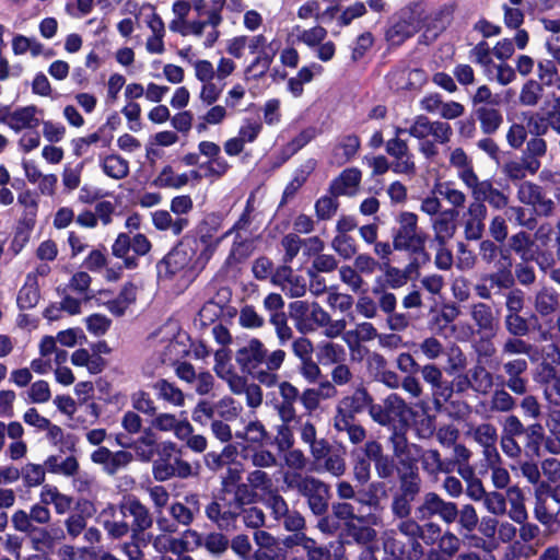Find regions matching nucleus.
I'll return each mask as SVG.
<instances>
[{
    "instance_id": "c9c22d12",
    "label": "nucleus",
    "mask_w": 560,
    "mask_h": 560,
    "mask_svg": "<svg viewBox=\"0 0 560 560\" xmlns=\"http://www.w3.org/2000/svg\"><path fill=\"white\" fill-rule=\"evenodd\" d=\"M346 351L341 345L324 341L317 345V362L323 365L338 363L345 360Z\"/></svg>"
},
{
    "instance_id": "ea45409f",
    "label": "nucleus",
    "mask_w": 560,
    "mask_h": 560,
    "mask_svg": "<svg viewBox=\"0 0 560 560\" xmlns=\"http://www.w3.org/2000/svg\"><path fill=\"white\" fill-rule=\"evenodd\" d=\"M152 388L158 392V397L175 406L182 407L185 404V396L180 388L170 383L165 378L158 380Z\"/></svg>"
},
{
    "instance_id": "774afa93",
    "label": "nucleus",
    "mask_w": 560,
    "mask_h": 560,
    "mask_svg": "<svg viewBox=\"0 0 560 560\" xmlns=\"http://www.w3.org/2000/svg\"><path fill=\"white\" fill-rule=\"evenodd\" d=\"M460 544V539L454 533L445 532L438 541V551L451 558L459 550Z\"/></svg>"
},
{
    "instance_id": "dca6fc26",
    "label": "nucleus",
    "mask_w": 560,
    "mask_h": 560,
    "mask_svg": "<svg viewBox=\"0 0 560 560\" xmlns=\"http://www.w3.org/2000/svg\"><path fill=\"white\" fill-rule=\"evenodd\" d=\"M387 549L394 560H420L423 555V548L419 541L401 538L396 529H392V536L387 539Z\"/></svg>"
},
{
    "instance_id": "e433bc0d",
    "label": "nucleus",
    "mask_w": 560,
    "mask_h": 560,
    "mask_svg": "<svg viewBox=\"0 0 560 560\" xmlns=\"http://www.w3.org/2000/svg\"><path fill=\"white\" fill-rule=\"evenodd\" d=\"M509 246L515 254L520 256L523 261H529L534 259V241L528 233L524 231L515 233L510 237Z\"/></svg>"
},
{
    "instance_id": "680f3d73",
    "label": "nucleus",
    "mask_w": 560,
    "mask_h": 560,
    "mask_svg": "<svg viewBox=\"0 0 560 560\" xmlns=\"http://www.w3.org/2000/svg\"><path fill=\"white\" fill-rule=\"evenodd\" d=\"M242 464L236 463L228 466L225 476L222 477L221 481V493H232V490L241 483L242 479Z\"/></svg>"
},
{
    "instance_id": "9b49d317",
    "label": "nucleus",
    "mask_w": 560,
    "mask_h": 560,
    "mask_svg": "<svg viewBox=\"0 0 560 560\" xmlns=\"http://www.w3.org/2000/svg\"><path fill=\"white\" fill-rule=\"evenodd\" d=\"M267 358V349L258 338L249 339L235 352V361L245 374H253Z\"/></svg>"
},
{
    "instance_id": "bb28decb",
    "label": "nucleus",
    "mask_w": 560,
    "mask_h": 560,
    "mask_svg": "<svg viewBox=\"0 0 560 560\" xmlns=\"http://www.w3.org/2000/svg\"><path fill=\"white\" fill-rule=\"evenodd\" d=\"M469 315L479 331H493L497 328L498 320L491 306L486 303L477 302L470 304Z\"/></svg>"
},
{
    "instance_id": "8fccbe9b",
    "label": "nucleus",
    "mask_w": 560,
    "mask_h": 560,
    "mask_svg": "<svg viewBox=\"0 0 560 560\" xmlns=\"http://www.w3.org/2000/svg\"><path fill=\"white\" fill-rule=\"evenodd\" d=\"M330 194V196H322L315 202V213L318 220H329L331 219L339 207V201Z\"/></svg>"
},
{
    "instance_id": "5fc2aeb1",
    "label": "nucleus",
    "mask_w": 560,
    "mask_h": 560,
    "mask_svg": "<svg viewBox=\"0 0 560 560\" xmlns=\"http://www.w3.org/2000/svg\"><path fill=\"white\" fill-rule=\"evenodd\" d=\"M515 407V399L505 389H495L490 399V409L494 412H509Z\"/></svg>"
},
{
    "instance_id": "1a4fd4ad",
    "label": "nucleus",
    "mask_w": 560,
    "mask_h": 560,
    "mask_svg": "<svg viewBox=\"0 0 560 560\" xmlns=\"http://www.w3.org/2000/svg\"><path fill=\"white\" fill-rule=\"evenodd\" d=\"M511 261L506 265H501L497 271L485 273L480 277V281L475 285V292L480 299L489 300L492 291L498 292L505 289H512L515 283V278L511 269Z\"/></svg>"
},
{
    "instance_id": "393cba45",
    "label": "nucleus",
    "mask_w": 560,
    "mask_h": 560,
    "mask_svg": "<svg viewBox=\"0 0 560 560\" xmlns=\"http://www.w3.org/2000/svg\"><path fill=\"white\" fill-rule=\"evenodd\" d=\"M33 548L36 551L45 552L46 550L52 549L56 539L63 537V532L60 528H54L48 530L44 527L33 526L27 533Z\"/></svg>"
},
{
    "instance_id": "4468645a",
    "label": "nucleus",
    "mask_w": 560,
    "mask_h": 560,
    "mask_svg": "<svg viewBox=\"0 0 560 560\" xmlns=\"http://www.w3.org/2000/svg\"><path fill=\"white\" fill-rule=\"evenodd\" d=\"M469 190L472 199L482 203L487 201L497 210L504 209L509 205V196L495 188L489 179H479Z\"/></svg>"
},
{
    "instance_id": "39448f33",
    "label": "nucleus",
    "mask_w": 560,
    "mask_h": 560,
    "mask_svg": "<svg viewBox=\"0 0 560 560\" xmlns=\"http://www.w3.org/2000/svg\"><path fill=\"white\" fill-rule=\"evenodd\" d=\"M224 219L225 214L222 211L206 213L196 224L195 229L184 235V237L196 241V248L201 253L202 259L207 257L210 260L222 240L229 236L225 233L221 236H215Z\"/></svg>"
},
{
    "instance_id": "2f4dec72",
    "label": "nucleus",
    "mask_w": 560,
    "mask_h": 560,
    "mask_svg": "<svg viewBox=\"0 0 560 560\" xmlns=\"http://www.w3.org/2000/svg\"><path fill=\"white\" fill-rule=\"evenodd\" d=\"M37 107L35 105H28L19 107L12 112V117L9 124V128L15 132L22 129H35L39 125L38 118H36Z\"/></svg>"
},
{
    "instance_id": "c85d7f7f",
    "label": "nucleus",
    "mask_w": 560,
    "mask_h": 560,
    "mask_svg": "<svg viewBox=\"0 0 560 560\" xmlns=\"http://www.w3.org/2000/svg\"><path fill=\"white\" fill-rule=\"evenodd\" d=\"M518 354L527 355L533 362L538 361L540 358V351L536 346L514 336L508 338L502 345V358Z\"/></svg>"
},
{
    "instance_id": "20e7f679",
    "label": "nucleus",
    "mask_w": 560,
    "mask_h": 560,
    "mask_svg": "<svg viewBox=\"0 0 560 560\" xmlns=\"http://www.w3.org/2000/svg\"><path fill=\"white\" fill-rule=\"evenodd\" d=\"M279 394L281 401L276 405V409L281 421H295L301 423L302 416H296L295 402L300 401L305 409V413L311 416L320 405L322 398L315 387L305 388L300 393L299 388L288 381L279 383Z\"/></svg>"
},
{
    "instance_id": "79ce46f5",
    "label": "nucleus",
    "mask_w": 560,
    "mask_h": 560,
    "mask_svg": "<svg viewBox=\"0 0 560 560\" xmlns=\"http://www.w3.org/2000/svg\"><path fill=\"white\" fill-rule=\"evenodd\" d=\"M417 275L418 264L416 261L409 262L402 270L387 266V287L400 288Z\"/></svg>"
},
{
    "instance_id": "864d4df0",
    "label": "nucleus",
    "mask_w": 560,
    "mask_h": 560,
    "mask_svg": "<svg viewBox=\"0 0 560 560\" xmlns=\"http://www.w3.org/2000/svg\"><path fill=\"white\" fill-rule=\"evenodd\" d=\"M202 546H205L211 555L221 556L228 550L230 540L224 534L212 532L206 535Z\"/></svg>"
},
{
    "instance_id": "9d476101",
    "label": "nucleus",
    "mask_w": 560,
    "mask_h": 560,
    "mask_svg": "<svg viewBox=\"0 0 560 560\" xmlns=\"http://www.w3.org/2000/svg\"><path fill=\"white\" fill-rule=\"evenodd\" d=\"M418 514L422 520L439 516L444 523L452 524L457 518V504L445 501L435 492H428L423 495L422 503L418 508Z\"/></svg>"
},
{
    "instance_id": "f3484780",
    "label": "nucleus",
    "mask_w": 560,
    "mask_h": 560,
    "mask_svg": "<svg viewBox=\"0 0 560 560\" xmlns=\"http://www.w3.org/2000/svg\"><path fill=\"white\" fill-rule=\"evenodd\" d=\"M448 162L450 165L456 170L457 177L468 189L479 180L474 168L472 160L462 148L450 150Z\"/></svg>"
},
{
    "instance_id": "e2e57ef3",
    "label": "nucleus",
    "mask_w": 560,
    "mask_h": 560,
    "mask_svg": "<svg viewBox=\"0 0 560 560\" xmlns=\"http://www.w3.org/2000/svg\"><path fill=\"white\" fill-rule=\"evenodd\" d=\"M334 249L343 258H351L357 254L355 240L350 235L337 234L332 240Z\"/></svg>"
},
{
    "instance_id": "3c124183",
    "label": "nucleus",
    "mask_w": 560,
    "mask_h": 560,
    "mask_svg": "<svg viewBox=\"0 0 560 560\" xmlns=\"http://www.w3.org/2000/svg\"><path fill=\"white\" fill-rule=\"evenodd\" d=\"M199 166L205 170V177L214 179L222 178L231 168L229 162L221 154L213 160L201 163Z\"/></svg>"
},
{
    "instance_id": "6e6d98bb",
    "label": "nucleus",
    "mask_w": 560,
    "mask_h": 560,
    "mask_svg": "<svg viewBox=\"0 0 560 560\" xmlns=\"http://www.w3.org/2000/svg\"><path fill=\"white\" fill-rule=\"evenodd\" d=\"M457 521L460 527L467 532L476 529L479 517L477 511L472 504H464L460 509L457 508Z\"/></svg>"
},
{
    "instance_id": "bf43d9fd",
    "label": "nucleus",
    "mask_w": 560,
    "mask_h": 560,
    "mask_svg": "<svg viewBox=\"0 0 560 560\" xmlns=\"http://www.w3.org/2000/svg\"><path fill=\"white\" fill-rule=\"evenodd\" d=\"M21 476L23 477L24 483L27 487H36L45 480V469L39 464H26L22 470Z\"/></svg>"
},
{
    "instance_id": "f257e3e1",
    "label": "nucleus",
    "mask_w": 560,
    "mask_h": 560,
    "mask_svg": "<svg viewBox=\"0 0 560 560\" xmlns=\"http://www.w3.org/2000/svg\"><path fill=\"white\" fill-rule=\"evenodd\" d=\"M210 260L196 248V241L182 237L180 241L158 262L160 278L172 280L177 275L183 280L194 281Z\"/></svg>"
},
{
    "instance_id": "72a5a7b5",
    "label": "nucleus",
    "mask_w": 560,
    "mask_h": 560,
    "mask_svg": "<svg viewBox=\"0 0 560 560\" xmlns=\"http://www.w3.org/2000/svg\"><path fill=\"white\" fill-rule=\"evenodd\" d=\"M468 374L475 393L487 395L491 392L494 385L493 375L483 365L476 364Z\"/></svg>"
},
{
    "instance_id": "de8ad7c7",
    "label": "nucleus",
    "mask_w": 560,
    "mask_h": 560,
    "mask_svg": "<svg viewBox=\"0 0 560 560\" xmlns=\"http://www.w3.org/2000/svg\"><path fill=\"white\" fill-rule=\"evenodd\" d=\"M355 419L335 418V428L338 431H347L349 440L357 444L365 439V430L362 425L354 423Z\"/></svg>"
},
{
    "instance_id": "a19ab883",
    "label": "nucleus",
    "mask_w": 560,
    "mask_h": 560,
    "mask_svg": "<svg viewBox=\"0 0 560 560\" xmlns=\"http://www.w3.org/2000/svg\"><path fill=\"white\" fill-rule=\"evenodd\" d=\"M559 306L558 294L550 288H541L535 296V310L541 316L557 311Z\"/></svg>"
},
{
    "instance_id": "ddd939ff",
    "label": "nucleus",
    "mask_w": 560,
    "mask_h": 560,
    "mask_svg": "<svg viewBox=\"0 0 560 560\" xmlns=\"http://www.w3.org/2000/svg\"><path fill=\"white\" fill-rule=\"evenodd\" d=\"M152 248L150 240L142 233H137L132 238L128 233L121 232L112 245V254L116 258L125 257L130 250L137 256L147 255Z\"/></svg>"
},
{
    "instance_id": "09e8293b",
    "label": "nucleus",
    "mask_w": 560,
    "mask_h": 560,
    "mask_svg": "<svg viewBox=\"0 0 560 560\" xmlns=\"http://www.w3.org/2000/svg\"><path fill=\"white\" fill-rule=\"evenodd\" d=\"M292 422L293 421H282V423L277 427V435L275 438L271 436V446L277 445L279 452L289 451L294 444V435L290 428V423Z\"/></svg>"
},
{
    "instance_id": "5701e85b",
    "label": "nucleus",
    "mask_w": 560,
    "mask_h": 560,
    "mask_svg": "<svg viewBox=\"0 0 560 560\" xmlns=\"http://www.w3.org/2000/svg\"><path fill=\"white\" fill-rule=\"evenodd\" d=\"M361 172L355 168H346L339 176L334 178L329 185L328 191L335 197L350 194L348 189L357 188L361 182Z\"/></svg>"
},
{
    "instance_id": "2eb2a0df",
    "label": "nucleus",
    "mask_w": 560,
    "mask_h": 560,
    "mask_svg": "<svg viewBox=\"0 0 560 560\" xmlns=\"http://www.w3.org/2000/svg\"><path fill=\"white\" fill-rule=\"evenodd\" d=\"M372 402L373 398L364 387L357 388L351 396L341 399L335 418L355 419V415L363 412Z\"/></svg>"
},
{
    "instance_id": "4c0bfd02",
    "label": "nucleus",
    "mask_w": 560,
    "mask_h": 560,
    "mask_svg": "<svg viewBox=\"0 0 560 560\" xmlns=\"http://www.w3.org/2000/svg\"><path fill=\"white\" fill-rule=\"evenodd\" d=\"M477 118L480 122L481 130L486 135L494 133L503 122V116L500 110L482 106L476 110Z\"/></svg>"
},
{
    "instance_id": "6e6552de",
    "label": "nucleus",
    "mask_w": 560,
    "mask_h": 560,
    "mask_svg": "<svg viewBox=\"0 0 560 560\" xmlns=\"http://www.w3.org/2000/svg\"><path fill=\"white\" fill-rule=\"evenodd\" d=\"M422 15L423 5L421 3H412L404 8L399 13L398 20L387 32V39H390L394 45L401 44L419 30Z\"/></svg>"
},
{
    "instance_id": "58836bf2",
    "label": "nucleus",
    "mask_w": 560,
    "mask_h": 560,
    "mask_svg": "<svg viewBox=\"0 0 560 560\" xmlns=\"http://www.w3.org/2000/svg\"><path fill=\"white\" fill-rule=\"evenodd\" d=\"M378 338L381 345L385 346V334H377L376 329L371 323L364 322L359 324L354 331H348L346 340L349 347L352 349L353 345H358L360 341H369Z\"/></svg>"
},
{
    "instance_id": "6ab92c4d",
    "label": "nucleus",
    "mask_w": 560,
    "mask_h": 560,
    "mask_svg": "<svg viewBox=\"0 0 560 560\" xmlns=\"http://www.w3.org/2000/svg\"><path fill=\"white\" fill-rule=\"evenodd\" d=\"M316 160L308 159L303 165L299 166L293 174L292 179L285 185L281 200L278 208L285 206L289 200L294 198L296 192L303 187V185L307 182L310 175L314 172L316 167Z\"/></svg>"
},
{
    "instance_id": "49530a36",
    "label": "nucleus",
    "mask_w": 560,
    "mask_h": 560,
    "mask_svg": "<svg viewBox=\"0 0 560 560\" xmlns=\"http://www.w3.org/2000/svg\"><path fill=\"white\" fill-rule=\"evenodd\" d=\"M315 137L316 129L314 127L303 129L299 135H296L292 140H290L287 143L284 149L287 155L283 158V161H287L292 155L298 153L301 149L308 144Z\"/></svg>"
},
{
    "instance_id": "338daca9",
    "label": "nucleus",
    "mask_w": 560,
    "mask_h": 560,
    "mask_svg": "<svg viewBox=\"0 0 560 560\" xmlns=\"http://www.w3.org/2000/svg\"><path fill=\"white\" fill-rule=\"evenodd\" d=\"M305 545L302 548L306 553L307 560H331L330 549L317 544L313 538L304 539Z\"/></svg>"
},
{
    "instance_id": "603ef678",
    "label": "nucleus",
    "mask_w": 560,
    "mask_h": 560,
    "mask_svg": "<svg viewBox=\"0 0 560 560\" xmlns=\"http://www.w3.org/2000/svg\"><path fill=\"white\" fill-rule=\"evenodd\" d=\"M345 454L346 450L342 446L332 450L329 455L322 460L324 468L334 476H341L346 470Z\"/></svg>"
},
{
    "instance_id": "473e14b6",
    "label": "nucleus",
    "mask_w": 560,
    "mask_h": 560,
    "mask_svg": "<svg viewBox=\"0 0 560 560\" xmlns=\"http://www.w3.org/2000/svg\"><path fill=\"white\" fill-rule=\"evenodd\" d=\"M104 174L113 179H122L129 174V162L119 154H109L101 159Z\"/></svg>"
},
{
    "instance_id": "b1692460",
    "label": "nucleus",
    "mask_w": 560,
    "mask_h": 560,
    "mask_svg": "<svg viewBox=\"0 0 560 560\" xmlns=\"http://www.w3.org/2000/svg\"><path fill=\"white\" fill-rule=\"evenodd\" d=\"M540 161L527 160L522 156L521 160L506 162L502 166V172L511 180H522L527 174L535 175L540 168Z\"/></svg>"
},
{
    "instance_id": "c03bdc74",
    "label": "nucleus",
    "mask_w": 560,
    "mask_h": 560,
    "mask_svg": "<svg viewBox=\"0 0 560 560\" xmlns=\"http://www.w3.org/2000/svg\"><path fill=\"white\" fill-rule=\"evenodd\" d=\"M477 444L480 446H489L498 442L497 428L491 423H480L478 425H470L466 432Z\"/></svg>"
},
{
    "instance_id": "f8f14e48",
    "label": "nucleus",
    "mask_w": 560,
    "mask_h": 560,
    "mask_svg": "<svg viewBox=\"0 0 560 560\" xmlns=\"http://www.w3.org/2000/svg\"><path fill=\"white\" fill-rule=\"evenodd\" d=\"M488 209L485 203L472 199L462 215L464 235L467 241L481 240Z\"/></svg>"
},
{
    "instance_id": "4d7b16f0",
    "label": "nucleus",
    "mask_w": 560,
    "mask_h": 560,
    "mask_svg": "<svg viewBox=\"0 0 560 560\" xmlns=\"http://www.w3.org/2000/svg\"><path fill=\"white\" fill-rule=\"evenodd\" d=\"M482 503L486 510L492 515L501 516L506 513L505 495L501 492L489 491Z\"/></svg>"
},
{
    "instance_id": "69168bd1",
    "label": "nucleus",
    "mask_w": 560,
    "mask_h": 560,
    "mask_svg": "<svg viewBox=\"0 0 560 560\" xmlns=\"http://www.w3.org/2000/svg\"><path fill=\"white\" fill-rule=\"evenodd\" d=\"M504 325L506 330L514 337H523L528 332L527 320L520 313L506 314Z\"/></svg>"
},
{
    "instance_id": "0e129e2a",
    "label": "nucleus",
    "mask_w": 560,
    "mask_h": 560,
    "mask_svg": "<svg viewBox=\"0 0 560 560\" xmlns=\"http://www.w3.org/2000/svg\"><path fill=\"white\" fill-rule=\"evenodd\" d=\"M194 209V201L189 195H178L171 199L170 211L175 218H188Z\"/></svg>"
},
{
    "instance_id": "f704fd0d",
    "label": "nucleus",
    "mask_w": 560,
    "mask_h": 560,
    "mask_svg": "<svg viewBox=\"0 0 560 560\" xmlns=\"http://www.w3.org/2000/svg\"><path fill=\"white\" fill-rule=\"evenodd\" d=\"M433 192L444 198L453 208H462L467 201V195L456 188L453 182H436Z\"/></svg>"
},
{
    "instance_id": "4be33fe9",
    "label": "nucleus",
    "mask_w": 560,
    "mask_h": 560,
    "mask_svg": "<svg viewBox=\"0 0 560 560\" xmlns=\"http://www.w3.org/2000/svg\"><path fill=\"white\" fill-rule=\"evenodd\" d=\"M151 215L153 226L158 231L170 230L175 236H179L190 225L189 218H173L167 210H156Z\"/></svg>"
},
{
    "instance_id": "412c9836",
    "label": "nucleus",
    "mask_w": 560,
    "mask_h": 560,
    "mask_svg": "<svg viewBox=\"0 0 560 560\" xmlns=\"http://www.w3.org/2000/svg\"><path fill=\"white\" fill-rule=\"evenodd\" d=\"M455 215L454 209H446L433 220L434 241L439 245H446L454 237L456 233Z\"/></svg>"
},
{
    "instance_id": "aec40b11",
    "label": "nucleus",
    "mask_w": 560,
    "mask_h": 560,
    "mask_svg": "<svg viewBox=\"0 0 560 560\" xmlns=\"http://www.w3.org/2000/svg\"><path fill=\"white\" fill-rule=\"evenodd\" d=\"M121 509L124 513L128 512L133 516L131 532H133L135 537L138 535V533H144V530L152 526L153 520L149 513V510L137 497L128 498L127 502L121 505Z\"/></svg>"
},
{
    "instance_id": "f03ea898",
    "label": "nucleus",
    "mask_w": 560,
    "mask_h": 560,
    "mask_svg": "<svg viewBox=\"0 0 560 560\" xmlns=\"http://www.w3.org/2000/svg\"><path fill=\"white\" fill-rule=\"evenodd\" d=\"M232 493L234 498L232 501L224 503L225 498L222 495L214 497L205 509V514L209 521L218 526L219 529L230 532L236 528V522L241 515V510L244 505L250 504L255 501L256 493L250 489V485L238 483Z\"/></svg>"
},
{
    "instance_id": "a18cd8bd",
    "label": "nucleus",
    "mask_w": 560,
    "mask_h": 560,
    "mask_svg": "<svg viewBox=\"0 0 560 560\" xmlns=\"http://www.w3.org/2000/svg\"><path fill=\"white\" fill-rule=\"evenodd\" d=\"M542 92V84L536 80H528L521 89L518 102L523 106L534 107L539 103Z\"/></svg>"
},
{
    "instance_id": "052dcab7",
    "label": "nucleus",
    "mask_w": 560,
    "mask_h": 560,
    "mask_svg": "<svg viewBox=\"0 0 560 560\" xmlns=\"http://www.w3.org/2000/svg\"><path fill=\"white\" fill-rule=\"evenodd\" d=\"M131 404L133 409L148 416H154L156 407L151 399L150 394L145 390H138L131 395Z\"/></svg>"
},
{
    "instance_id": "a211bd4d",
    "label": "nucleus",
    "mask_w": 560,
    "mask_h": 560,
    "mask_svg": "<svg viewBox=\"0 0 560 560\" xmlns=\"http://www.w3.org/2000/svg\"><path fill=\"white\" fill-rule=\"evenodd\" d=\"M394 444V462L398 474L417 472L416 457L402 435L395 434L392 438Z\"/></svg>"
},
{
    "instance_id": "cd10ccee",
    "label": "nucleus",
    "mask_w": 560,
    "mask_h": 560,
    "mask_svg": "<svg viewBox=\"0 0 560 560\" xmlns=\"http://www.w3.org/2000/svg\"><path fill=\"white\" fill-rule=\"evenodd\" d=\"M276 57V50L272 48L260 49L255 59L246 67L244 73L246 79L259 80L266 75Z\"/></svg>"
},
{
    "instance_id": "7ed1b4c3",
    "label": "nucleus",
    "mask_w": 560,
    "mask_h": 560,
    "mask_svg": "<svg viewBox=\"0 0 560 560\" xmlns=\"http://www.w3.org/2000/svg\"><path fill=\"white\" fill-rule=\"evenodd\" d=\"M431 121L427 116H417L413 124L408 130L398 129L397 138L387 143V152L393 160L387 161V170L390 168L395 173L411 174L415 171V164L408 154L406 140L402 136L409 135L418 139H424L430 136Z\"/></svg>"
},
{
    "instance_id": "13d9d810",
    "label": "nucleus",
    "mask_w": 560,
    "mask_h": 560,
    "mask_svg": "<svg viewBox=\"0 0 560 560\" xmlns=\"http://www.w3.org/2000/svg\"><path fill=\"white\" fill-rule=\"evenodd\" d=\"M541 194V188L530 182H524L517 188L518 201L533 207L537 203Z\"/></svg>"
},
{
    "instance_id": "a878e982",
    "label": "nucleus",
    "mask_w": 560,
    "mask_h": 560,
    "mask_svg": "<svg viewBox=\"0 0 560 560\" xmlns=\"http://www.w3.org/2000/svg\"><path fill=\"white\" fill-rule=\"evenodd\" d=\"M506 504L509 503L510 510L508 512L510 518L515 523L523 524L527 517V510L525 506V495L522 489L517 486L508 488L505 494Z\"/></svg>"
},
{
    "instance_id": "37998d69",
    "label": "nucleus",
    "mask_w": 560,
    "mask_h": 560,
    "mask_svg": "<svg viewBox=\"0 0 560 560\" xmlns=\"http://www.w3.org/2000/svg\"><path fill=\"white\" fill-rule=\"evenodd\" d=\"M244 436L246 438V442L254 446L260 448L271 446V435L259 420L250 421L245 427Z\"/></svg>"
},
{
    "instance_id": "0eeeda50",
    "label": "nucleus",
    "mask_w": 560,
    "mask_h": 560,
    "mask_svg": "<svg viewBox=\"0 0 560 560\" xmlns=\"http://www.w3.org/2000/svg\"><path fill=\"white\" fill-rule=\"evenodd\" d=\"M397 221L399 228L394 235V247L411 253H423L425 236L418 232V217L412 212H401Z\"/></svg>"
},
{
    "instance_id": "423d86ee",
    "label": "nucleus",
    "mask_w": 560,
    "mask_h": 560,
    "mask_svg": "<svg viewBox=\"0 0 560 560\" xmlns=\"http://www.w3.org/2000/svg\"><path fill=\"white\" fill-rule=\"evenodd\" d=\"M285 482L292 489L306 498L311 511L315 515H324L328 511L330 491L329 486L312 476H302L299 472L285 476Z\"/></svg>"
},
{
    "instance_id": "c756f323",
    "label": "nucleus",
    "mask_w": 560,
    "mask_h": 560,
    "mask_svg": "<svg viewBox=\"0 0 560 560\" xmlns=\"http://www.w3.org/2000/svg\"><path fill=\"white\" fill-rule=\"evenodd\" d=\"M421 374L423 380L432 386L434 400L441 405L440 397L447 400L452 395V389L448 387L442 388V371L434 364H427L422 366Z\"/></svg>"
},
{
    "instance_id": "7c9ffc66",
    "label": "nucleus",
    "mask_w": 560,
    "mask_h": 560,
    "mask_svg": "<svg viewBox=\"0 0 560 560\" xmlns=\"http://www.w3.org/2000/svg\"><path fill=\"white\" fill-rule=\"evenodd\" d=\"M40 299L39 285L35 276L27 275L25 283L19 290L16 304L20 310H31Z\"/></svg>"
}]
</instances>
